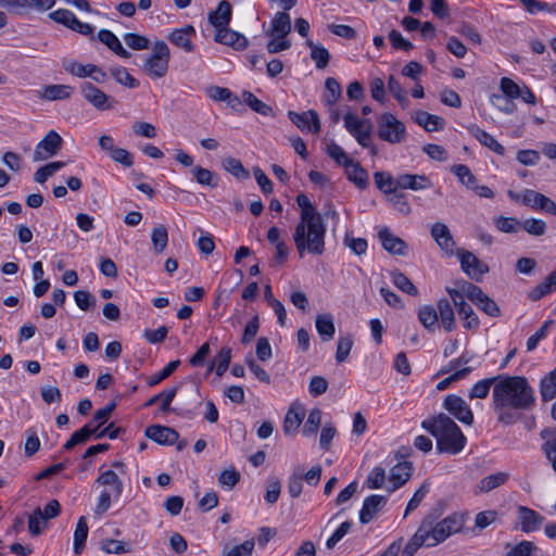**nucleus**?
Returning <instances> with one entry per match:
<instances>
[{
    "instance_id": "obj_31",
    "label": "nucleus",
    "mask_w": 556,
    "mask_h": 556,
    "mask_svg": "<svg viewBox=\"0 0 556 556\" xmlns=\"http://www.w3.org/2000/svg\"><path fill=\"white\" fill-rule=\"evenodd\" d=\"M73 92L74 88L68 85H47L42 88L40 98L49 101L64 100L70 98Z\"/></svg>"
},
{
    "instance_id": "obj_34",
    "label": "nucleus",
    "mask_w": 556,
    "mask_h": 556,
    "mask_svg": "<svg viewBox=\"0 0 556 556\" xmlns=\"http://www.w3.org/2000/svg\"><path fill=\"white\" fill-rule=\"evenodd\" d=\"M430 540L427 532L424 530L421 523L419 525L415 534L409 539L403 548L402 556H414V554L424 545L427 546Z\"/></svg>"
},
{
    "instance_id": "obj_35",
    "label": "nucleus",
    "mask_w": 556,
    "mask_h": 556,
    "mask_svg": "<svg viewBox=\"0 0 556 556\" xmlns=\"http://www.w3.org/2000/svg\"><path fill=\"white\" fill-rule=\"evenodd\" d=\"M540 393L543 402H549L556 397V367L541 379Z\"/></svg>"
},
{
    "instance_id": "obj_60",
    "label": "nucleus",
    "mask_w": 556,
    "mask_h": 556,
    "mask_svg": "<svg viewBox=\"0 0 556 556\" xmlns=\"http://www.w3.org/2000/svg\"><path fill=\"white\" fill-rule=\"evenodd\" d=\"M179 365V359L169 362L162 370L149 377L148 384L150 387L159 384L160 382L168 378L178 368Z\"/></svg>"
},
{
    "instance_id": "obj_44",
    "label": "nucleus",
    "mask_w": 556,
    "mask_h": 556,
    "mask_svg": "<svg viewBox=\"0 0 556 556\" xmlns=\"http://www.w3.org/2000/svg\"><path fill=\"white\" fill-rule=\"evenodd\" d=\"M88 523L86 517H80L77 521L76 529L74 532V553L79 555L84 547L88 536Z\"/></svg>"
},
{
    "instance_id": "obj_43",
    "label": "nucleus",
    "mask_w": 556,
    "mask_h": 556,
    "mask_svg": "<svg viewBox=\"0 0 556 556\" xmlns=\"http://www.w3.org/2000/svg\"><path fill=\"white\" fill-rule=\"evenodd\" d=\"M110 74L116 80V83L127 88L134 89L139 86V81L129 74L127 68L123 66H112L109 68Z\"/></svg>"
},
{
    "instance_id": "obj_30",
    "label": "nucleus",
    "mask_w": 556,
    "mask_h": 556,
    "mask_svg": "<svg viewBox=\"0 0 556 556\" xmlns=\"http://www.w3.org/2000/svg\"><path fill=\"white\" fill-rule=\"evenodd\" d=\"M291 31L290 15L283 12H277L271 21L270 35L273 37H287Z\"/></svg>"
},
{
    "instance_id": "obj_13",
    "label": "nucleus",
    "mask_w": 556,
    "mask_h": 556,
    "mask_svg": "<svg viewBox=\"0 0 556 556\" xmlns=\"http://www.w3.org/2000/svg\"><path fill=\"white\" fill-rule=\"evenodd\" d=\"M290 121L302 131H312L317 134L320 131V121L316 111L309 110L304 113L288 112Z\"/></svg>"
},
{
    "instance_id": "obj_28",
    "label": "nucleus",
    "mask_w": 556,
    "mask_h": 556,
    "mask_svg": "<svg viewBox=\"0 0 556 556\" xmlns=\"http://www.w3.org/2000/svg\"><path fill=\"white\" fill-rule=\"evenodd\" d=\"M414 121L429 132L441 130L445 126V122L441 116L430 114L426 111H417Z\"/></svg>"
},
{
    "instance_id": "obj_18",
    "label": "nucleus",
    "mask_w": 556,
    "mask_h": 556,
    "mask_svg": "<svg viewBox=\"0 0 556 556\" xmlns=\"http://www.w3.org/2000/svg\"><path fill=\"white\" fill-rule=\"evenodd\" d=\"M144 433L149 439L166 445L176 443L179 438V434L175 429L160 425L147 427Z\"/></svg>"
},
{
    "instance_id": "obj_50",
    "label": "nucleus",
    "mask_w": 556,
    "mask_h": 556,
    "mask_svg": "<svg viewBox=\"0 0 556 556\" xmlns=\"http://www.w3.org/2000/svg\"><path fill=\"white\" fill-rule=\"evenodd\" d=\"M498 382V376L478 381L469 392V399H485L490 388Z\"/></svg>"
},
{
    "instance_id": "obj_40",
    "label": "nucleus",
    "mask_w": 556,
    "mask_h": 556,
    "mask_svg": "<svg viewBox=\"0 0 556 556\" xmlns=\"http://www.w3.org/2000/svg\"><path fill=\"white\" fill-rule=\"evenodd\" d=\"M91 425L92 422H89L79 430L75 431L63 445V450H72L77 444H81L88 441L92 433H97L98 427H92Z\"/></svg>"
},
{
    "instance_id": "obj_64",
    "label": "nucleus",
    "mask_w": 556,
    "mask_h": 556,
    "mask_svg": "<svg viewBox=\"0 0 556 556\" xmlns=\"http://www.w3.org/2000/svg\"><path fill=\"white\" fill-rule=\"evenodd\" d=\"M535 545L530 541H521L507 551L505 556H530L535 549Z\"/></svg>"
},
{
    "instance_id": "obj_59",
    "label": "nucleus",
    "mask_w": 556,
    "mask_h": 556,
    "mask_svg": "<svg viewBox=\"0 0 556 556\" xmlns=\"http://www.w3.org/2000/svg\"><path fill=\"white\" fill-rule=\"evenodd\" d=\"M47 521L43 519V514L40 507H37L35 511L28 517V531L33 536H38L42 532Z\"/></svg>"
},
{
    "instance_id": "obj_33",
    "label": "nucleus",
    "mask_w": 556,
    "mask_h": 556,
    "mask_svg": "<svg viewBox=\"0 0 556 556\" xmlns=\"http://www.w3.org/2000/svg\"><path fill=\"white\" fill-rule=\"evenodd\" d=\"M306 46L311 49L309 56L314 61L316 68H326L330 60L329 51L320 43H315L311 39L306 40Z\"/></svg>"
},
{
    "instance_id": "obj_16",
    "label": "nucleus",
    "mask_w": 556,
    "mask_h": 556,
    "mask_svg": "<svg viewBox=\"0 0 556 556\" xmlns=\"http://www.w3.org/2000/svg\"><path fill=\"white\" fill-rule=\"evenodd\" d=\"M378 238L386 251L390 254L404 255L407 244L400 237H396L388 227L378 231Z\"/></svg>"
},
{
    "instance_id": "obj_10",
    "label": "nucleus",
    "mask_w": 556,
    "mask_h": 556,
    "mask_svg": "<svg viewBox=\"0 0 556 556\" xmlns=\"http://www.w3.org/2000/svg\"><path fill=\"white\" fill-rule=\"evenodd\" d=\"M62 143V137L55 130H50L36 146L33 155L34 162L45 161L55 155L61 149Z\"/></svg>"
},
{
    "instance_id": "obj_63",
    "label": "nucleus",
    "mask_w": 556,
    "mask_h": 556,
    "mask_svg": "<svg viewBox=\"0 0 556 556\" xmlns=\"http://www.w3.org/2000/svg\"><path fill=\"white\" fill-rule=\"evenodd\" d=\"M254 540H247L242 544L231 547L224 556H251L254 549Z\"/></svg>"
},
{
    "instance_id": "obj_49",
    "label": "nucleus",
    "mask_w": 556,
    "mask_h": 556,
    "mask_svg": "<svg viewBox=\"0 0 556 556\" xmlns=\"http://www.w3.org/2000/svg\"><path fill=\"white\" fill-rule=\"evenodd\" d=\"M242 100L243 102L249 105L254 112L264 115L269 116L273 113V109L257 99L252 92L250 91H243L242 92Z\"/></svg>"
},
{
    "instance_id": "obj_46",
    "label": "nucleus",
    "mask_w": 556,
    "mask_h": 556,
    "mask_svg": "<svg viewBox=\"0 0 556 556\" xmlns=\"http://www.w3.org/2000/svg\"><path fill=\"white\" fill-rule=\"evenodd\" d=\"M223 168L237 179L243 180L250 177V173L244 168L241 161L232 156L223 160Z\"/></svg>"
},
{
    "instance_id": "obj_48",
    "label": "nucleus",
    "mask_w": 556,
    "mask_h": 556,
    "mask_svg": "<svg viewBox=\"0 0 556 556\" xmlns=\"http://www.w3.org/2000/svg\"><path fill=\"white\" fill-rule=\"evenodd\" d=\"M151 242L154 253L164 252L168 243V232L165 226L160 225L152 230Z\"/></svg>"
},
{
    "instance_id": "obj_52",
    "label": "nucleus",
    "mask_w": 556,
    "mask_h": 556,
    "mask_svg": "<svg viewBox=\"0 0 556 556\" xmlns=\"http://www.w3.org/2000/svg\"><path fill=\"white\" fill-rule=\"evenodd\" d=\"M374 179L377 188L384 193H391L397 189L396 178H393L390 174L376 172Z\"/></svg>"
},
{
    "instance_id": "obj_53",
    "label": "nucleus",
    "mask_w": 556,
    "mask_h": 556,
    "mask_svg": "<svg viewBox=\"0 0 556 556\" xmlns=\"http://www.w3.org/2000/svg\"><path fill=\"white\" fill-rule=\"evenodd\" d=\"M325 88L327 91L325 102L327 105L332 106L341 97V86L336 78L328 77L325 81Z\"/></svg>"
},
{
    "instance_id": "obj_4",
    "label": "nucleus",
    "mask_w": 556,
    "mask_h": 556,
    "mask_svg": "<svg viewBox=\"0 0 556 556\" xmlns=\"http://www.w3.org/2000/svg\"><path fill=\"white\" fill-rule=\"evenodd\" d=\"M465 522V514L458 511L452 513L440 521L434 514L426 515L420 523L430 540L427 546H437L451 535L462 532Z\"/></svg>"
},
{
    "instance_id": "obj_45",
    "label": "nucleus",
    "mask_w": 556,
    "mask_h": 556,
    "mask_svg": "<svg viewBox=\"0 0 556 556\" xmlns=\"http://www.w3.org/2000/svg\"><path fill=\"white\" fill-rule=\"evenodd\" d=\"M508 480V473L506 472H496L482 478L479 481L478 488L481 492H490L501 485H503Z\"/></svg>"
},
{
    "instance_id": "obj_42",
    "label": "nucleus",
    "mask_w": 556,
    "mask_h": 556,
    "mask_svg": "<svg viewBox=\"0 0 556 556\" xmlns=\"http://www.w3.org/2000/svg\"><path fill=\"white\" fill-rule=\"evenodd\" d=\"M418 319L421 325L429 331L438 326L439 315L438 311L431 305H424L418 309Z\"/></svg>"
},
{
    "instance_id": "obj_21",
    "label": "nucleus",
    "mask_w": 556,
    "mask_h": 556,
    "mask_svg": "<svg viewBox=\"0 0 556 556\" xmlns=\"http://www.w3.org/2000/svg\"><path fill=\"white\" fill-rule=\"evenodd\" d=\"M396 186L400 189L418 191L431 188L432 181L426 175L401 174L396 177Z\"/></svg>"
},
{
    "instance_id": "obj_39",
    "label": "nucleus",
    "mask_w": 556,
    "mask_h": 556,
    "mask_svg": "<svg viewBox=\"0 0 556 556\" xmlns=\"http://www.w3.org/2000/svg\"><path fill=\"white\" fill-rule=\"evenodd\" d=\"M316 330L323 341H330L336 332L333 317L330 314H321L316 317Z\"/></svg>"
},
{
    "instance_id": "obj_7",
    "label": "nucleus",
    "mask_w": 556,
    "mask_h": 556,
    "mask_svg": "<svg viewBox=\"0 0 556 556\" xmlns=\"http://www.w3.org/2000/svg\"><path fill=\"white\" fill-rule=\"evenodd\" d=\"M378 136L389 143H400L406 138V127L403 122L391 113H383L378 118Z\"/></svg>"
},
{
    "instance_id": "obj_56",
    "label": "nucleus",
    "mask_w": 556,
    "mask_h": 556,
    "mask_svg": "<svg viewBox=\"0 0 556 556\" xmlns=\"http://www.w3.org/2000/svg\"><path fill=\"white\" fill-rule=\"evenodd\" d=\"M93 67V64H87L83 65L76 61H66L63 63V68L79 78L90 77L92 75L91 68Z\"/></svg>"
},
{
    "instance_id": "obj_2",
    "label": "nucleus",
    "mask_w": 556,
    "mask_h": 556,
    "mask_svg": "<svg viewBox=\"0 0 556 556\" xmlns=\"http://www.w3.org/2000/svg\"><path fill=\"white\" fill-rule=\"evenodd\" d=\"M296 203L301 208L300 222L293 232V241L298 253L301 257L305 252L321 255L325 251V222L304 193L296 197Z\"/></svg>"
},
{
    "instance_id": "obj_27",
    "label": "nucleus",
    "mask_w": 556,
    "mask_h": 556,
    "mask_svg": "<svg viewBox=\"0 0 556 556\" xmlns=\"http://www.w3.org/2000/svg\"><path fill=\"white\" fill-rule=\"evenodd\" d=\"M413 466L409 462L399 463L390 471V482L392 488L389 491H395L406 483L412 476Z\"/></svg>"
},
{
    "instance_id": "obj_24",
    "label": "nucleus",
    "mask_w": 556,
    "mask_h": 556,
    "mask_svg": "<svg viewBox=\"0 0 556 556\" xmlns=\"http://www.w3.org/2000/svg\"><path fill=\"white\" fill-rule=\"evenodd\" d=\"M305 416V410L303 406L299 404H292L288 409L285 420H283V432L287 435L294 434L299 429L303 418Z\"/></svg>"
},
{
    "instance_id": "obj_61",
    "label": "nucleus",
    "mask_w": 556,
    "mask_h": 556,
    "mask_svg": "<svg viewBox=\"0 0 556 556\" xmlns=\"http://www.w3.org/2000/svg\"><path fill=\"white\" fill-rule=\"evenodd\" d=\"M496 228L505 233H515L520 229V222L515 217L497 216L494 218Z\"/></svg>"
},
{
    "instance_id": "obj_11",
    "label": "nucleus",
    "mask_w": 556,
    "mask_h": 556,
    "mask_svg": "<svg viewBox=\"0 0 556 556\" xmlns=\"http://www.w3.org/2000/svg\"><path fill=\"white\" fill-rule=\"evenodd\" d=\"M462 269L475 281H480L482 276L489 271V266L480 261L473 253L459 250L457 252Z\"/></svg>"
},
{
    "instance_id": "obj_47",
    "label": "nucleus",
    "mask_w": 556,
    "mask_h": 556,
    "mask_svg": "<svg viewBox=\"0 0 556 556\" xmlns=\"http://www.w3.org/2000/svg\"><path fill=\"white\" fill-rule=\"evenodd\" d=\"M451 172L457 176L460 184H463L466 188L471 189L476 188L477 178L471 173L470 168L464 164H457L452 166Z\"/></svg>"
},
{
    "instance_id": "obj_32",
    "label": "nucleus",
    "mask_w": 556,
    "mask_h": 556,
    "mask_svg": "<svg viewBox=\"0 0 556 556\" xmlns=\"http://www.w3.org/2000/svg\"><path fill=\"white\" fill-rule=\"evenodd\" d=\"M345 174L348 179L352 181L359 189H366L369 185L368 173L364 169L359 163L352 162L345 167Z\"/></svg>"
},
{
    "instance_id": "obj_23",
    "label": "nucleus",
    "mask_w": 556,
    "mask_h": 556,
    "mask_svg": "<svg viewBox=\"0 0 556 556\" xmlns=\"http://www.w3.org/2000/svg\"><path fill=\"white\" fill-rule=\"evenodd\" d=\"M96 483L101 484L104 489L109 490L115 500L122 495L124 490L122 479L118 477L117 472L111 469L101 472L97 478Z\"/></svg>"
},
{
    "instance_id": "obj_41",
    "label": "nucleus",
    "mask_w": 556,
    "mask_h": 556,
    "mask_svg": "<svg viewBox=\"0 0 556 556\" xmlns=\"http://www.w3.org/2000/svg\"><path fill=\"white\" fill-rule=\"evenodd\" d=\"M177 388L165 389L162 392L155 394L144 403V407H150L157 402H161L160 409L163 413L170 410V404L176 396Z\"/></svg>"
},
{
    "instance_id": "obj_19",
    "label": "nucleus",
    "mask_w": 556,
    "mask_h": 556,
    "mask_svg": "<svg viewBox=\"0 0 556 556\" xmlns=\"http://www.w3.org/2000/svg\"><path fill=\"white\" fill-rule=\"evenodd\" d=\"M466 128L469 135L478 140L482 146L489 148L498 155L503 156L505 154V148L492 135L475 124H470Z\"/></svg>"
},
{
    "instance_id": "obj_38",
    "label": "nucleus",
    "mask_w": 556,
    "mask_h": 556,
    "mask_svg": "<svg viewBox=\"0 0 556 556\" xmlns=\"http://www.w3.org/2000/svg\"><path fill=\"white\" fill-rule=\"evenodd\" d=\"M556 290V270L549 274L545 280L529 292L531 301H539L543 296Z\"/></svg>"
},
{
    "instance_id": "obj_55",
    "label": "nucleus",
    "mask_w": 556,
    "mask_h": 556,
    "mask_svg": "<svg viewBox=\"0 0 556 556\" xmlns=\"http://www.w3.org/2000/svg\"><path fill=\"white\" fill-rule=\"evenodd\" d=\"M520 228L527 231L531 236H543L546 232V223L539 218H528L522 223L520 222Z\"/></svg>"
},
{
    "instance_id": "obj_3",
    "label": "nucleus",
    "mask_w": 556,
    "mask_h": 556,
    "mask_svg": "<svg viewBox=\"0 0 556 556\" xmlns=\"http://www.w3.org/2000/svg\"><path fill=\"white\" fill-rule=\"evenodd\" d=\"M421 428L435 438L439 453L456 455L464 450L467 443L460 428L443 413L422 420Z\"/></svg>"
},
{
    "instance_id": "obj_29",
    "label": "nucleus",
    "mask_w": 556,
    "mask_h": 556,
    "mask_svg": "<svg viewBox=\"0 0 556 556\" xmlns=\"http://www.w3.org/2000/svg\"><path fill=\"white\" fill-rule=\"evenodd\" d=\"M439 319L445 331L451 332L455 329V314L451 302L447 299H440L437 303Z\"/></svg>"
},
{
    "instance_id": "obj_36",
    "label": "nucleus",
    "mask_w": 556,
    "mask_h": 556,
    "mask_svg": "<svg viewBox=\"0 0 556 556\" xmlns=\"http://www.w3.org/2000/svg\"><path fill=\"white\" fill-rule=\"evenodd\" d=\"M206 94L214 101L227 102L231 108L241 103L240 99L237 96H233L231 91L225 87L211 86L206 89Z\"/></svg>"
},
{
    "instance_id": "obj_20",
    "label": "nucleus",
    "mask_w": 556,
    "mask_h": 556,
    "mask_svg": "<svg viewBox=\"0 0 556 556\" xmlns=\"http://www.w3.org/2000/svg\"><path fill=\"white\" fill-rule=\"evenodd\" d=\"M215 41L232 47L236 50H243L248 47V39L228 26L216 29Z\"/></svg>"
},
{
    "instance_id": "obj_26",
    "label": "nucleus",
    "mask_w": 556,
    "mask_h": 556,
    "mask_svg": "<svg viewBox=\"0 0 556 556\" xmlns=\"http://www.w3.org/2000/svg\"><path fill=\"white\" fill-rule=\"evenodd\" d=\"M98 39L105 45L112 52L123 59H129L131 56L121 43L119 39L114 33L109 29H101L97 35Z\"/></svg>"
},
{
    "instance_id": "obj_58",
    "label": "nucleus",
    "mask_w": 556,
    "mask_h": 556,
    "mask_svg": "<svg viewBox=\"0 0 556 556\" xmlns=\"http://www.w3.org/2000/svg\"><path fill=\"white\" fill-rule=\"evenodd\" d=\"M192 174L197 182L202 186H208L215 188L217 186V181L215 179L214 173L207 168H203L201 166H194L192 168Z\"/></svg>"
},
{
    "instance_id": "obj_25",
    "label": "nucleus",
    "mask_w": 556,
    "mask_h": 556,
    "mask_svg": "<svg viewBox=\"0 0 556 556\" xmlns=\"http://www.w3.org/2000/svg\"><path fill=\"white\" fill-rule=\"evenodd\" d=\"M231 4L223 0L217 8L208 14L210 23L217 29L228 26L231 20Z\"/></svg>"
},
{
    "instance_id": "obj_12",
    "label": "nucleus",
    "mask_w": 556,
    "mask_h": 556,
    "mask_svg": "<svg viewBox=\"0 0 556 556\" xmlns=\"http://www.w3.org/2000/svg\"><path fill=\"white\" fill-rule=\"evenodd\" d=\"M443 407L456 419L465 425L473 422V414L465 400L455 394H450L444 399Z\"/></svg>"
},
{
    "instance_id": "obj_17",
    "label": "nucleus",
    "mask_w": 556,
    "mask_h": 556,
    "mask_svg": "<svg viewBox=\"0 0 556 556\" xmlns=\"http://www.w3.org/2000/svg\"><path fill=\"white\" fill-rule=\"evenodd\" d=\"M193 36H195L194 27L186 25L182 28L174 29L167 38L173 45L185 52H192L194 50V45L192 43Z\"/></svg>"
},
{
    "instance_id": "obj_9",
    "label": "nucleus",
    "mask_w": 556,
    "mask_h": 556,
    "mask_svg": "<svg viewBox=\"0 0 556 556\" xmlns=\"http://www.w3.org/2000/svg\"><path fill=\"white\" fill-rule=\"evenodd\" d=\"M80 92L84 99L99 111L111 110L114 106V98L103 92L90 81L81 83Z\"/></svg>"
},
{
    "instance_id": "obj_37",
    "label": "nucleus",
    "mask_w": 556,
    "mask_h": 556,
    "mask_svg": "<svg viewBox=\"0 0 556 556\" xmlns=\"http://www.w3.org/2000/svg\"><path fill=\"white\" fill-rule=\"evenodd\" d=\"M540 437L544 440L541 448L546 458L553 463L556 459V429L544 428L541 430Z\"/></svg>"
},
{
    "instance_id": "obj_6",
    "label": "nucleus",
    "mask_w": 556,
    "mask_h": 556,
    "mask_svg": "<svg viewBox=\"0 0 556 556\" xmlns=\"http://www.w3.org/2000/svg\"><path fill=\"white\" fill-rule=\"evenodd\" d=\"M507 193L509 199L513 201H520L523 205L529 206L532 210L542 211L556 216V203L543 193L532 189H526L520 193L508 190Z\"/></svg>"
},
{
    "instance_id": "obj_5",
    "label": "nucleus",
    "mask_w": 556,
    "mask_h": 556,
    "mask_svg": "<svg viewBox=\"0 0 556 556\" xmlns=\"http://www.w3.org/2000/svg\"><path fill=\"white\" fill-rule=\"evenodd\" d=\"M170 51L164 41H156L152 52L146 56L142 71L151 78H162L167 74Z\"/></svg>"
},
{
    "instance_id": "obj_62",
    "label": "nucleus",
    "mask_w": 556,
    "mask_h": 556,
    "mask_svg": "<svg viewBox=\"0 0 556 556\" xmlns=\"http://www.w3.org/2000/svg\"><path fill=\"white\" fill-rule=\"evenodd\" d=\"M123 38L125 43L132 50H146L150 46V40L139 34L126 33Z\"/></svg>"
},
{
    "instance_id": "obj_22",
    "label": "nucleus",
    "mask_w": 556,
    "mask_h": 556,
    "mask_svg": "<svg viewBox=\"0 0 556 556\" xmlns=\"http://www.w3.org/2000/svg\"><path fill=\"white\" fill-rule=\"evenodd\" d=\"M518 516L520 520V529L525 533L539 530L544 521L543 516L526 506L518 507Z\"/></svg>"
},
{
    "instance_id": "obj_8",
    "label": "nucleus",
    "mask_w": 556,
    "mask_h": 556,
    "mask_svg": "<svg viewBox=\"0 0 556 556\" xmlns=\"http://www.w3.org/2000/svg\"><path fill=\"white\" fill-rule=\"evenodd\" d=\"M463 291L466 298L488 316L498 317L501 315V309L496 302L486 295L480 287L465 281L463 283Z\"/></svg>"
},
{
    "instance_id": "obj_57",
    "label": "nucleus",
    "mask_w": 556,
    "mask_h": 556,
    "mask_svg": "<svg viewBox=\"0 0 556 556\" xmlns=\"http://www.w3.org/2000/svg\"><path fill=\"white\" fill-rule=\"evenodd\" d=\"M327 153L331 159L336 161L337 164L344 166V168L353 162V160L348 156L345 151L333 141L327 146Z\"/></svg>"
},
{
    "instance_id": "obj_51",
    "label": "nucleus",
    "mask_w": 556,
    "mask_h": 556,
    "mask_svg": "<svg viewBox=\"0 0 556 556\" xmlns=\"http://www.w3.org/2000/svg\"><path fill=\"white\" fill-rule=\"evenodd\" d=\"M392 282L396 288H399L401 291L416 296L418 295V289L415 287V285L408 279L406 275L399 270H394L392 273Z\"/></svg>"
},
{
    "instance_id": "obj_15",
    "label": "nucleus",
    "mask_w": 556,
    "mask_h": 556,
    "mask_svg": "<svg viewBox=\"0 0 556 556\" xmlns=\"http://www.w3.org/2000/svg\"><path fill=\"white\" fill-rule=\"evenodd\" d=\"M388 497L383 495H370L365 498L359 511V521L364 525L370 522L376 514L387 504Z\"/></svg>"
},
{
    "instance_id": "obj_14",
    "label": "nucleus",
    "mask_w": 556,
    "mask_h": 556,
    "mask_svg": "<svg viewBox=\"0 0 556 556\" xmlns=\"http://www.w3.org/2000/svg\"><path fill=\"white\" fill-rule=\"evenodd\" d=\"M431 237L439 248L447 255H452L455 249V241L448 227L443 223H435L431 227Z\"/></svg>"
},
{
    "instance_id": "obj_1",
    "label": "nucleus",
    "mask_w": 556,
    "mask_h": 556,
    "mask_svg": "<svg viewBox=\"0 0 556 556\" xmlns=\"http://www.w3.org/2000/svg\"><path fill=\"white\" fill-rule=\"evenodd\" d=\"M493 409L497 421L510 426L522 418L525 412L534 408V389L522 376H498L492 391Z\"/></svg>"
},
{
    "instance_id": "obj_54",
    "label": "nucleus",
    "mask_w": 556,
    "mask_h": 556,
    "mask_svg": "<svg viewBox=\"0 0 556 556\" xmlns=\"http://www.w3.org/2000/svg\"><path fill=\"white\" fill-rule=\"evenodd\" d=\"M388 89L402 108H406L408 105L409 100L407 98V93L393 75L389 76Z\"/></svg>"
}]
</instances>
